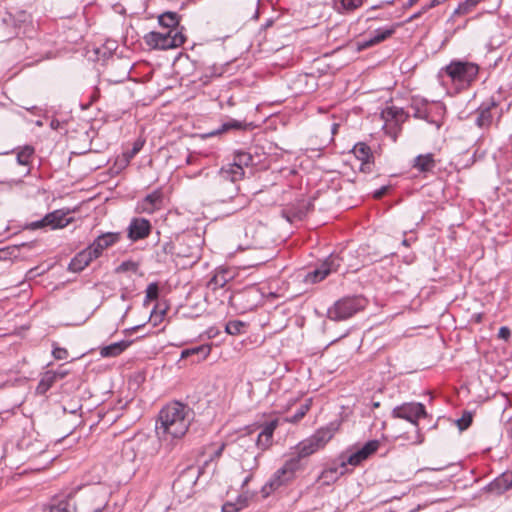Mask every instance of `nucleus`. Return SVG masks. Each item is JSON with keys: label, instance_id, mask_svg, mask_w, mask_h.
I'll return each mask as SVG.
<instances>
[{"label": "nucleus", "instance_id": "nucleus-21", "mask_svg": "<svg viewBox=\"0 0 512 512\" xmlns=\"http://www.w3.org/2000/svg\"><path fill=\"white\" fill-rule=\"evenodd\" d=\"M95 257L88 249V247L79 252L70 262L69 270L72 272H80L87 267Z\"/></svg>", "mask_w": 512, "mask_h": 512}, {"label": "nucleus", "instance_id": "nucleus-38", "mask_svg": "<svg viewBox=\"0 0 512 512\" xmlns=\"http://www.w3.org/2000/svg\"><path fill=\"white\" fill-rule=\"evenodd\" d=\"M473 416L470 412H464L462 417L457 420V425L460 430L467 429L472 423Z\"/></svg>", "mask_w": 512, "mask_h": 512}, {"label": "nucleus", "instance_id": "nucleus-32", "mask_svg": "<svg viewBox=\"0 0 512 512\" xmlns=\"http://www.w3.org/2000/svg\"><path fill=\"white\" fill-rule=\"evenodd\" d=\"M34 154V149L31 146H25L17 154V161L20 165H29L31 158Z\"/></svg>", "mask_w": 512, "mask_h": 512}, {"label": "nucleus", "instance_id": "nucleus-9", "mask_svg": "<svg viewBox=\"0 0 512 512\" xmlns=\"http://www.w3.org/2000/svg\"><path fill=\"white\" fill-rule=\"evenodd\" d=\"M363 308L361 299L344 298L337 301L333 307L328 310V317L334 321H342L350 318Z\"/></svg>", "mask_w": 512, "mask_h": 512}, {"label": "nucleus", "instance_id": "nucleus-29", "mask_svg": "<svg viewBox=\"0 0 512 512\" xmlns=\"http://www.w3.org/2000/svg\"><path fill=\"white\" fill-rule=\"evenodd\" d=\"M248 505L246 496H239L236 502H227L222 506V512H239Z\"/></svg>", "mask_w": 512, "mask_h": 512}, {"label": "nucleus", "instance_id": "nucleus-43", "mask_svg": "<svg viewBox=\"0 0 512 512\" xmlns=\"http://www.w3.org/2000/svg\"><path fill=\"white\" fill-rule=\"evenodd\" d=\"M143 143L142 142H135L132 150L128 153V157L132 158L134 157L142 148Z\"/></svg>", "mask_w": 512, "mask_h": 512}, {"label": "nucleus", "instance_id": "nucleus-40", "mask_svg": "<svg viewBox=\"0 0 512 512\" xmlns=\"http://www.w3.org/2000/svg\"><path fill=\"white\" fill-rule=\"evenodd\" d=\"M226 282L224 275H215L209 282V285L213 287V289L217 287H223Z\"/></svg>", "mask_w": 512, "mask_h": 512}, {"label": "nucleus", "instance_id": "nucleus-28", "mask_svg": "<svg viewBox=\"0 0 512 512\" xmlns=\"http://www.w3.org/2000/svg\"><path fill=\"white\" fill-rule=\"evenodd\" d=\"M341 474L342 472H339L337 467H330L320 474L319 480L322 481L324 485H330L336 482Z\"/></svg>", "mask_w": 512, "mask_h": 512}, {"label": "nucleus", "instance_id": "nucleus-48", "mask_svg": "<svg viewBox=\"0 0 512 512\" xmlns=\"http://www.w3.org/2000/svg\"><path fill=\"white\" fill-rule=\"evenodd\" d=\"M444 467H431V468H422V469H419L416 473H421V472H424V471H441L443 470Z\"/></svg>", "mask_w": 512, "mask_h": 512}, {"label": "nucleus", "instance_id": "nucleus-54", "mask_svg": "<svg viewBox=\"0 0 512 512\" xmlns=\"http://www.w3.org/2000/svg\"><path fill=\"white\" fill-rule=\"evenodd\" d=\"M372 405H373L374 408H378L380 406V402H378V401L377 402H373Z\"/></svg>", "mask_w": 512, "mask_h": 512}, {"label": "nucleus", "instance_id": "nucleus-24", "mask_svg": "<svg viewBox=\"0 0 512 512\" xmlns=\"http://www.w3.org/2000/svg\"><path fill=\"white\" fill-rule=\"evenodd\" d=\"M211 352V345L205 344L197 347L185 349L181 352V358L185 359L191 356H196L195 362H200L206 359Z\"/></svg>", "mask_w": 512, "mask_h": 512}, {"label": "nucleus", "instance_id": "nucleus-10", "mask_svg": "<svg viewBox=\"0 0 512 512\" xmlns=\"http://www.w3.org/2000/svg\"><path fill=\"white\" fill-rule=\"evenodd\" d=\"M253 158L250 153L244 151H237L234 155L233 162L228 163L221 168V177L225 180L227 178L243 179L244 168L252 164Z\"/></svg>", "mask_w": 512, "mask_h": 512}, {"label": "nucleus", "instance_id": "nucleus-2", "mask_svg": "<svg viewBox=\"0 0 512 512\" xmlns=\"http://www.w3.org/2000/svg\"><path fill=\"white\" fill-rule=\"evenodd\" d=\"M188 408L180 402H171L159 413L156 433L164 441L180 439L188 431Z\"/></svg>", "mask_w": 512, "mask_h": 512}, {"label": "nucleus", "instance_id": "nucleus-18", "mask_svg": "<svg viewBox=\"0 0 512 512\" xmlns=\"http://www.w3.org/2000/svg\"><path fill=\"white\" fill-rule=\"evenodd\" d=\"M352 151L355 157L361 161L360 170L363 172H371V160L373 159V154L370 147L365 143L360 142L353 147Z\"/></svg>", "mask_w": 512, "mask_h": 512}, {"label": "nucleus", "instance_id": "nucleus-30", "mask_svg": "<svg viewBox=\"0 0 512 512\" xmlns=\"http://www.w3.org/2000/svg\"><path fill=\"white\" fill-rule=\"evenodd\" d=\"M392 33V29H378L375 31L373 37L364 42L363 47H370L372 45L380 43L389 36H391Z\"/></svg>", "mask_w": 512, "mask_h": 512}, {"label": "nucleus", "instance_id": "nucleus-15", "mask_svg": "<svg viewBox=\"0 0 512 512\" xmlns=\"http://www.w3.org/2000/svg\"><path fill=\"white\" fill-rule=\"evenodd\" d=\"M151 223L145 218H133L128 226V238L138 241L147 238L151 233Z\"/></svg>", "mask_w": 512, "mask_h": 512}, {"label": "nucleus", "instance_id": "nucleus-50", "mask_svg": "<svg viewBox=\"0 0 512 512\" xmlns=\"http://www.w3.org/2000/svg\"><path fill=\"white\" fill-rule=\"evenodd\" d=\"M427 10H424V6L422 7V9L418 12V13H415L414 15L411 16V19H416L418 18L422 13L426 12Z\"/></svg>", "mask_w": 512, "mask_h": 512}, {"label": "nucleus", "instance_id": "nucleus-34", "mask_svg": "<svg viewBox=\"0 0 512 512\" xmlns=\"http://www.w3.org/2000/svg\"><path fill=\"white\" fill-rule=\"evenodd\" d=\"M159 295V287L157 283H150L146 288V295L144 304H148L150 301L156 300Z\"/></svg>", "mask_w": 512, "mask_h": 512}, {"label": "nucleus", "instance_id": "nucleus-31", "mask_svg": "<svg viewBox=\"0 0 512 512\" xmlns=\"http://www.w3.org/2000/svg\"><path fill=\"white\" fill-rule=\"evenodd\" d=\"M482 0H465L454 10L452 17L470 13Z\"/></svg>", "mask_w": 512, "mask_h": 512}, {"label": "nucleus", "instance_id": "nucleus-36", "mask_svg": "<svg viewBox=\"0 0 512 512\" xmlns=\"http://www.w3.org/2000/svg\"><path fill=\"white\" fill-rule=\"evenodd\" d=\"M138 263L134 262V261H124L122 262L117 268H116V272L117 273H122V272H127V271H132V272H137L138 270Z\"/></svg>", "mask_w": 512, "mask_h": 512}, {"label": "nucleus", "instance_id": "nucleus-14", "mask_svg": "<svg viewBox=\"0 0 512 512\" xmlns=\"http://www.w3.org/2000/svg\"><path fill=\"white\" fill-rule=\"evenodd\" d=\"M121 238L119 232H107L98 236L92 244L88 246L95 259L100 257L105 249L116 244Z\"/></svg>", "mask_w": 512, "mask_h": 512}, {"label": "nucleus", "instance_id": "nucleus-53", "mask_svg": "<svg viewBox=\"0 0 512 512\" xmlns=\"http://www.w3.org/2000/svg\"><path fill=\"white\" fill-rule=\"evenodd\" d=\"M224 446H221L219 450H217L216 455L219 456L223 450Z\"/></svg>", "mask_w": 512, "mask_h": 512}, {"label": "nucleus", "instance_id": "nucleus-1", "mask_svg": "<svg viewBox=\"0 0 512 512\" xmlns=\"http://www.w3.org/2000/svg\"><path fill=\"white\" fill-rule=\"evenodd\" d=\"M109 500L106 486L98 484L85 488L82 492L68 496L48 512H103Z\"/></svg>", "mask_w": 512, "mask_h": 512}, {"label": "nucleus", "instance_id": "nucleus-52", "mask_svg": "<svg viewBox=\"0 0 512 512\" xmlns=\"http://www.w3.org/2000/svg\"><path fill=\"white\" fill-rule=\"evenodd\" d=\"M338 128V124H334L332 128V133H336V130Z\"/></svg>", "mask_w": 512, "mask_h": 512}, {"label": "nucleus", "instance_id": "nucleus-44", "mask_svg": "<svg viewBox=\"0 0 512 512\" xmlns=\"http://www.w3.org/2000/svg\"><path fill=\"white\" fill-rule=\"evenodd\" d=\"M240 126H241V124L236 121L228 122V123L223 124L222 130L225 131V130H228L231 128H240Z\"/></svg>", "mask_w": 512, "mask_h": 512}, {"label": "nucleus", "instance_id": "nucleus-46", "mask_svg": "<svg viewBox=\"0 0 512 512\" xmlns=\"http://www.w3.org/2000/svg\"><path fill=\"white\" fill-rule=\"evenodd\" d=\"M446 0H431L430 3L428 5H425L424 6V10H428V9H431L443 2H445Z\"/></svg>", "mask_w": 512, "mask_h": 512}, {"label": "nucleus", "instance_id": "nucleus-23", "mask_svg": "<svg viewBox=\"0 0 512 512\" xmlns=\"http://www.w3.org/2000/svg\"><path fill=\"white\" fill-rule=\"evenodd\" d=\"M69 374V370L65 365L59 366L57 369L47 370L44 373L43 378L41 379L39 384H52L54 382L62 381Z\"/></svg>", "mask_w": 512, "mask_h": 512}, {"label": "nucleus", "instance_id": "nucleus-12", "mask_svg": "<svg viewBox=\"0 0 512 512\" xmlns=\"http://www.w3.org/2000/svg\"><path fill=\"white\" fill-rule=\"evenodd\" d=\"M341 260L342 258L338 255L331 254L319 267L305 276V281L307 283H317L324 280L330 273L338 271Z\"/></svg>", "mask_w": 512, "mask_h": 512}, {"label": "nucleus", "instance_id": "nucleus-4", "mask_svg": "<svg viewBox=\"0 0 512 512\" xmlns=\"http://www.w3.org/2000/svg\"><path fill=\"white\" fill-rule=\"evenodd\" d=\"M392 417L404 419L412 426L411 435L406 432L403 435L397 436L398 438H403L413 445H419L424 441V436L419 428V420L427 417V412L423 404L415 402L403 403L392 410Z\"/></svg>", "mask_w": 512, "mask_h": 512}, {"label": "nucleus", "instance_id": "nucleus-17", "mask_svg": "<svg viewBox=\"0 0 512 512\" xmlns=\"http://www.w3.org/2000/svg\"><path fill=\"white\" fill-rule=\"evenodd\" d=\"M278 426V420H272L263 425L261 432L258 434L256 445L262 451L269 449L273 443V434Z\"/></svg>", "mask_w": 512, "mask_h": 512}, {"label": "nucleus", "instance_id": "nucleus-3", "mask_svg": "<svg viewBox=\"0 0 512 512\" xmlns=\"http://www.w3.org/2000/svg\"><path fill=\"white\" fill-rule=\"evenodd\" d=\"M18 460L30 465L31 469L41 470L54 459L48 451L45 440L34 429L25 431L17 441Z\"/></svg>", "mask_w": 512, "mask_h": 512}, {"label": "nucleus", "instance_id": "nucleus-8", "mask_svg": "<svg viewBox=\"0 0 512 512\" xmlns=\"http://www.w3.org/2000/svg\"><path fill=\"white\" fill-rule=\"evenodd\" d=\"M240 180L241 179H233L230 177L224 180L221 177L220 169L213 188L214 196L217 198L218 201L228 202L233 199L237 200L238 205L234 209L235 211L241 209L245 204V199L239 196V187L237 185V182H239Z\"/></svg>", "mask_w": 512, "mask_h": 512}, {"label": "nucleus", "instance_id": "nucleus-19", "mask_svg": "<svg viewBox=\"0 0 512 512\" xmlns=\"http://www.w3.org/2000/svg\"><path fill=\"white\" fill-rule=\"evenodd\" d=\"M379 447L377 440L367 442L360 450L349 456L347 462L350 465H358L363 460L367 459L370 455L375 453Z\"/></svg>", "mask_w": 512, "mask_h": 512}, {"label": "nucleus", "instance_id": "nucleus-20", "mask_svg": "<svg viewBox=\"0 0 512 512\" xmlns=\"http://www.w3.org/2000/svg\"><path fill=\"white\" fill-rule=\"evenodd\" d=\"M381 118L385 121L386 125L390 123L399 125L407 119V114L400 107L389 106L382 110Z\"/></svg>", "mask_w": 512, "mask_h": 512}, {"label": "nucleus", "instance_id": "nucleus-13", "mask_svg": "<svg viewBox=\"0 0 512 512\" xmlns=\"http://www.w3.org/2000/svg\"><path fill=\"white\" fill-rule=\"evenodd\" d=\"M71 221L68 214L62 210H55L47 214L43 219L32 222L30 224L31 229H39L45 226H49L52 229L66 227Z\"/></svg>", "mask_w": 512, "mask_h": 512}, {"label": "nucleus", "instance_id": "nucleus-26", "mask_svg": "<svg viewBox=\"0 0 512 512\" xmlns=\"http://www.w3.org/2000/svg\"><path fill=\"white\" fill-rule=\"evenodd\" d=\"M158 22L165 30L179 29V16L175 12H165L161 14L158 18Z\"/></svg>", "mask_w": 512, "mask_h": 512}, {"label": "nucleus", "instance_id": "nucleus-27", "mask_svg": "<svg viewBox=\"0 0 512 512\" xmlns=\"http://www.w3.org/2000/svg\"><path fill=\"white\" fill-rule=\"evenodd\" d=\"M334 6L339 12H351L363 4V0H333Z\"/></svg>", "mask_w": 512, "mask_h": 512}, {"label": "nucleus", "instance_id": "nucleus-25", "mask_svg": "<svg viewBox=\"0 0 512 512\" xmlns=\"http://www.w3.org/2000/svg\"><path fill=\"white\" fill-rule=\"evenodd\" d=\"M435 165L432 153L418 155L413 162V167L420 172H430L434 169Z\"/></svg>", "mask_w": 512, "mask_h": 512}, {"label": "nucleus", "instance_id": "nucleus-49", "mask_svg": "<svg viewBox=\"0 0 512 512\" xmlns=\"http://www.w3.org/2000/svg\"><path fill=\"white\" fill-rule=\"evenodd\" d=\"M7 184L12 187L13 185L14 186H19L22 184V180H11L9 182H7Z\"/></svg>", "mask_w": 512, "mask_h": 512}, {"label": "nucleus", "instance_id": "nucleus-47", "mask_svg": "<svg viewBox=\"0 0 512 512\" xmlns=\"http://www.w3.org/2000/svg\"><path fill=\"white\" fill-rule=\"evenodd\" d=\"M199 157L197 155L190 154L186 158L187 164H194L198 161Z\"/></svg>", "mask_w": 512, "mask_h": 512}, {"label": "nucleus", "instance_id": "nucleus-42", "mask_svg": "<svg viewBox=\"0 0 512 512\" xmlns=\"http://www.w3.org/2000/svg\"><path fill=\"white\" fill-rule=\"evenodd\" d=\"M511 336V331L508 327L503 326L498 331V337L503 340H508Z\"/></svg>", "mask_w": 512, "mask_h": 512}, {"label": "nucleus", "instance_id": "nucleus-55", "mask_svg": "<svg viewBox=\"0 0 512 512\" xmlns=\"http://www.w3.org/2000/svg\"><path fill=\"white\" fill-rule=\"evenodd\" d=\"M131 399H132V397H130L129 399H126L124 405L128 404L129 400H131Z\"/></svg>", "mask_w": 512, "mask_h": 512}, {"label": "nucleus", "instance_id": "nucleus-16", "mask_svg": "<svg viewBox=\"0 0 512 512\" xmlns=\"http://www.w3.org/2000/svg\"><path fill=\"white\" fill-rule=\"evenodd\" d=\"M163 203V194L160 190H155L148 194L144 199L138 202L137 211L139 213L152 214L160 210Z\"/></svg>", "mask_w": 512, "mask_h": 512}, {"label": "nucleus", "instance_id": "nucleus-6", "mask_svg": "<svg viewBox=\"0 0 512 512\" xmlns=\"http://www.w3.org/2000/svg\"><path fill=\"white\" fill-rule=\"evenodd\" d=\"M185 35L179 29L151 31L144 36L145 44L151 49L168 50L184 44Z\"/></svg>", "mask_w": 512, "mask_h": 512}, {"label": "nucleus", "instance_id": "nucleus-33", "mask_svg": "<svg viewBox=\"0 0 512 512\" xmlns=\"http://www.w3.org/2000/svg\"><path fill=\"white\" fill-rule=\"evenodd\" d=\"M311 403H312V399H307L305 401V403H303L300 406V408L298 409L296 414L293 415L290 418H286V421L290 422V423H297V422H299L306 415V413L309 411V409L311 407Z\"/></svg>", "mask_w": 512, "mask_h": 512}, {"label": "nucleus", "instance_id": "nucleus-51", "mask_svg": "<svg viewBox=\"0 0 512 512\" xmlns=\"http://www.w3.org/2000/svg\"><path fill=\"white\" fill-rule=\"evenodd\" d=\"M419 0H408L407 2V7H411L413 6L414 4H416Z\"/></svg>", "mask_w": 512, "mask_h": 512}, {"label": "nucleus", "instance_id": "nucleus-41", "mask_svg": "<svg viewBox=\"0 0 512 512\" xmlns=\"http://www.w3.org/2000/svg\"><path fill=\"white\" fill-rule=\"evenodd\" d=\"M54 358L58 360H65L68 358V351L65 348L55 347L52 351Z\"/></svg>", "mask_w": 512, "mask_h": 512}, {"label": "nucleus", "instance_id": "nucleus-35", "mask_svg": "<svg viewBox=\"0 0 512 512\" xmlns=\"http://www.w3.org/2000/svg\"><path fill=\"white\" fill-rule=\"evenodd\" d=\"M491 121H492V114H491L490 110L483 109L480 111V113L476 119V124L479 127H485V126L490 125Z\"/></svg>", "mask_w": 512, "mask_h": 512}, {"label": "nucleus", "instance_id": "nucleus-56", "mask_svg": "<svg viewBox=\"0 0 512 512\" xmlns=\"http://www.w3.org/2000/svg\"><path fill=\"white\" fill-rule=\"evenodd\" d=\"M250 480V477H247L244 481V484H247V482Z\"/></svg>", "mask_w": 512, "mask_h": 512}, {"label": "nucleus", "instance_id": "nucleus-5", "mask_svg": "<svg viewBox=\"0 0 512 512\" xmlns=\"http://www.w3.org/2000/svg\"><path fill=\"white\" fill-rule=\"evenodd\" d=\"M335 433L336 428L333 427V425L319 428L313 435L302 440L296 446L297 455L295 458H298V461L300 462L301 459L307 458L319 450H322L334 437Z\"/></svg>", "mask_w": 512, "mask_h": 512}, {"label": "nucleus", "instance_id": "nucleus-22", "mask_svg": "<svg viewBox=\"0 0 512 512\" xmlns=\"http://www.w3.org/2000/svg\"><path fill=\"white\" fill-rule=\"evenodd\" d=\"M131 344L132 341L122 340L112 343L108 346L101 347L99 353L104 358L117 357L123 353Z\"/></svg>", "mask_w": 512, "mask_h": 512}, {"label": "nucleus", "instance_id": "nucleus-45", "mask_svg": "<svg viewBox=\"0 0 512 512\" xmlns=\"http://www.w3.org/2000/svg\"><path fill=\"white\" fill-rule=\"evenodd\" d=\"M387 190H388L387 186L381 187L380 189H378L374 192V197L377 199L381 198L383 195L386 194Z\"/></svg>", "mask_w": 512, "mask_h": 512}, {"label": "nucleus", "instance_id": "nucleus-37", "mask_svg": "<svg viewBox=\"0 0 512 512\" xmlns=\"http://www.w3.org/2000/svg\"><path fill=\"white\" fill-rule=\"evenodd\" d=\"M244 323L241 321H230L226 325V332L231 335H237L241 333Z\"/></svg>", "mask_w": 512, "mask_h": 512}, {"label": "nucleus", "instance_id": "nucleus-11", "mask_svg": "<svg viewBox=\"0 0 512 512\" xmlns=\"http://www.w3.org/2000/svg\"><path fill=\"white\" fill-rule=\"evenodd\" d=\"M301 465L298 458L292 457L288 459L284 465L279 468L274 475L271 477L267 486L271 490H276L282 485L291 482L295 478V474L300 470Z\"/></svg>", "mask_w": 512, "mask_h": 512}, {"label": "nucleus", "instance_id": "nucleus-7", "mask_svg": "<svg viewBox=\"0 0 512 512\" xmlns=\"http://www.w3.org/2000/svg\"><path fill=\"white\" fill-rule=\"evenodd\" d=\"M479 72L476 64L466 61H452L445 68L442 73H445L453 83L466 86L475 80Z\"/></svg>", "mask_w": 512, "mask_h": 512}, {"label": "nucleus", "instance_id": "nucleus-39", "mask_svg": "<svg viewBox=\"0 0 512 512\" xmlns=\"http://www.w3.org/2000/svg\"><path fill=\"white\" fill-rule=\"evenodd\" d=\"M497 484L499 486H503L505 489H509L512 487V472H506L501 475L500 478L497 479Z\"/></svg>", "mask_w": 512, "mask_h": 512}]
</instances>
